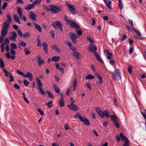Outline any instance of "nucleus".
Masks as SVG:
<instances>
[{
    "label": "nucleus",
    "mask_w": 146,
    "mask_h": 146,
    "mask_svg": "<svg viewBox=\"0 0 146 146\" xmlns=\"http://www.w3.org/2000/svg\"><path fill=\"white\" fill-rule=\"evenodd\" d=\"M74 117L76 118H78L80 120L81 122L84 123L85 125L88 126L90 125V122L88 119L84 117H82L78 113H77L76 114L74 115Z\"/></svg>",
    "instance_id": "4"
},
{
    "label": "nucleus",
    "mask_w": 146,
    "mask_h": 146,
    "mask_svg": "<svg viewBox=\"0 0 146 146\" xmlns=\"http://www.w3.org/2000/svg\"><path fill=\"white\" fill-rule=\"evenodd\" d=\"M49 33L52 36L53 38H55V35L54 31H50Z\"/></svg>",
    "instance_id": "53"
},
{
    "label": "nucleus",
    "mask_w": 146,
    "mask_h": 146,
    "mask_svg": "<svg viewBox=\"0 0 146 146\" xmlns=\"http://www.w3.org/2000/svg\"><path fill=\"white\" fill-rule=\"evenodd\" d=\"M7 2H4L3 4L2 7V9H4L5 8V7L7 6Z\"/></svg>",
    "instance_id": "59"
},
{
    "label": "nucleus",
    "mask_w": 146,
    "mask_h": 146,
    "mask_svg": "<svg viewBox=\"0 0 146 146\" xmlns=\"http://www.w3.org/2000/svg\"><path fill=\"white\" fill-rule=\"evenodd\" d=\"M38 111L39 112L40 115L42 116L44 114L43 111L40 108L38 109Z\"/></svg>",
    "instance_id": "47"
},
{
    "label": "nucleus",
    "mask_w": 146,
    "mask_h": 146,
    "mask_svg": "<svg viewBox=\"0 0 146 146\" xmlns=\"http://www.w3.org/2000/svg\"><path fill=\"white\" fill-rule=\"evenodd\" d=\"M70 101L71 102L70 104V105H71V106L74 104V103L75 102V101L74 99L71 98L70 99Z\"/></svg>",
    "instance_id": "58"
},
{
    "label": "nucleus",
    "mask_w": 146,
    "mask_h": 146,
    "mask_svg": "<svg viewBox=\"0 0 146 146\" xmlns=\"http://www.w3.org/2000/svg\"><path fill=\"white\" fill-rule=\"evenodd\" d=\"M51 7V11L52 13L56 14L60 12L61 9L60 7H57V6L52 5H49Z\"/></svg>",
    "instance_id": "6"
},
{
    "label": "nucleus",
    "mask_w": 146,
    "mask_h": 146,
    "mask_svg": "<svg viewBox=\"0 0 146 146\" xmlns=\"http://www.w3.org/2000/svg\"><path fill=\"white\" fill-rule=\"evenodd\" d=\"M3 71L5 73V76L7 77L8 76V74H9V73L7 71L5 68L3 69Z\"/></svg>",
    "instance_id": "51"
},
{
    "label": "nucleus",
    "mask_w": 146,
    "mask_h": 146,
    "mask_svg": "<svg viewBox=\"0 0 146 146\" xmlns=\"http://www.w3.org/2000/svg\"><path fill=\"white\" fill-rule=\"evenodd\" d=\"M30 36V33L29 32H26L23 33L22 37L24 38H28Z\"/></svg>",
    "instance_id": "37"
},
{
    "label": "nucleus",
    "mask_w": 146,
    "mask_h": 146,
    "mask_svg": "<svg viewBox=\"0 0 146 146\" xmlns=\"http://www.w3.org/2000/svg\"><path fill=\"white\" fill-rule=\"evenodd\" d=\"M96 111L99 116L102 118L106 116L107 117H109L110 115L109 114L108 112L106 110H104L103 111L101 110L98 107H96L95 108Z\"/></svg>",
    "instance_id": "3"
},
{
    "label": "nucleus",
    "mask_w": 146,
    "mask_h": 146,
    "mask_svg": "<svg viewBox=\"0 0 146 146\" xmlns=\"http://www.w3.org/2000/svg\"><path fill=\"white\" fill-rule=\"evenodd\" d=\"M52 48L55 50L56 51L60 53V51L59 48L56 45H54L52 46Z\"/></svg>",
    "instance_id": "26"
},
{
    "label": "nucleus",
    "mask_w": 146,
    "mask_h": 146,
    "mask_svg": "<svg viewBox=\"0 0 146 146\" xmlns=\"http://www.w3.org/2000/svg\"><path fill=\"white\" fill-rule=\"evenodd\" d=\"M127 37L126 36V35L125 34H124L123 35V36L121 38V40L122 42H123L124 40L125 39L127 38Z\"/></svg>",
    "instance_id": "52"
},
{
    "label": "nucleus",
    "mask_w": 146,
    "mask_h": 146,
    "mask_svg": "<svg viewBox=\"0 0 146 146\" xmlns=\"http://www.w3.org/2000/svg\"><path fill=\"white\" fill-rule=\"evenodd\" d=\"M17 9L18 13L19 14L20 17L22 18L23 15L22 9L19 7H17Z\"/></svg>",
    "instance_id": "22"
},
{
    "label": "nucleus",
    "mask_w": 146,
    "mask_h": 146,
    "mask_svg": "<svg viewBox=\"0 0 146 146\" xmlns=\"http://www.w3.org/2000/svg\"><path fill=\"white\" fill-rule=\"evenodd\" d=\"M7 19L3 23V29L1 30V34L6 35L8 32L9 25L11 21V16L9 14L7 15Z\"/></svg>",
    "instance_id": "1"
},
{
    "label": "nucleus",
    "mask_w": 146,
    "mask_h": 146,
    "mask_svg": "<svg viewBox=\"0 0 146 146\" xmlns=\"http://www.w3.org/2000/svg\"><path fill=\"white\" fill-rule=\"evenodd\" d=\"M133 49L132 47H130L129 50V52L130 54H131L133 53Z\"/></svg>",
    "instance_id": "60"
},
{
    "label": "nucleus",
    "mask_w": 146,
    "mask_h": 146,
    "mask_svg": "<svg viewBox=\"0 0 146 146\" xmlns=\"http://www.w3.org/2000/svg\"><path fill=\"white\" fill-rule=\"evenodd\" d=\"M114 123L116 127L117 128H119V123L117 122V121H116L115 122H114Z\"/></svg>",
    "instance_id": "62"
},
{
    "label": "nucleus",
    "mask_w": 146,
    "mask_h": 146,
    "mask_svg": "<svg viewBox=\"0 0 146 146\" xmlns=\"http://www.w3.org/2000/svg\"><path fill=\"white\" fill-rule=\"evenodd\" d=\"M67 7L69 9L70 11L73 14H75L76 12V10L74 6L68 3H66Z\"/></svg>",
    "instance_id": "11"
},
{
    "label": "nucleus",
    "mask_w": 146,
    "mask_h": 146,
    "mask_svg": "<svg viewBox=\"0 0 146 146\" xmlns=\"http://www.w3.org/2000/svg\"><path fill=\"white\" fill-rule=\"evenodd\" d=\"M133 29L137 35L139 36H141V34L139 31L136 30L134 28H133Z\"/></svg>",
    "instance_id": "42"
},
{
    "label": "nucleus",
    "mask_w": 146,
    "mask_h": 146,
    "mask_svg": "<svg viewBox=\"0 0 146 146\" xmlns=\"http://www.w3.org/2000/svg\"><path fill=\"white\" fill-rule=\"evenodd\" d=\"M12 36H10L9 37V39L12 41H16V38L17 37V34L14 31L12 32L11 33Z\"/></svg>",
    "instance_id": "13"
},
{
    "label": "nucleus",
    "mask_w": 146,
    "mask_h": 146,
    "mask_svg": "<svg viewBox=\"0 0 146 146\" xmlns=\"http://www.w3.org/2000/svg\"><path fill=\"white\" fill-rule=\"evenodd\" d=\"M6 35L1 34L0 36V43L1 44L0 46L1 48V52H3L5 50L4 44L3 43V40L4 37L6 36Z\"/></svg>",
    "instance_id": "10"
},
{
    "label": "nucleus",
    "mask_w": 146,
    "mask_h": 146,
    "mask_svg": "<svg viewBox=\"0 0 146 146\" xmlns=\"http://www.w3.org/2000/svg\"><path fill=\"white\" fill-rule=\"evenodd\" d=\"M42 0H36L35 1H33L32 4L33 5H36L37 4L39 5L41 2Z\"/></svg>",
    "instance_id": "34"
},
{
    "label": "nucleus",
    "mask_w": 146,
    "mask_h": 146,
    "mask_svg": "<svg viewBox=\"0 0 146 146\" xmlns=\"http://www.w3.org/2000/svg\"><path fill=\"white\" fill-rule=\"evenodd\" d=\"M46 93L47 94L48 97L50 98H54V96L52 94L50 91H47L46 92Z\"/></svg>",
    "instance_id": "35"
},
{
    "label": "nucleus",
    "mask_w": 146,
    "mask_h": 146,
    "mask_svg": "<svg viewBox=\"0 0 146 146\" xmlns=\"http://www.w3.org/2000/svg\"><path fill=\"white\" fill-rule=\"evenodd\" d=\"M119 135L122 141L123 142L125 141V143L123 144V146H129V141L127 138L125 136L121 133H120Z\"/></svg>",
    "instance_id": "8"
},
{
    "label": "nucleus",
    "mask_w": 146,
    "mask_h": 146,
    "mask_svg": "<svg viewBox=\"0 0 146 146\" xmlns=\"http://www.w3.org/2000/svg\"><path fill=\"white\" fill-rule=\"evenodd\" d=\"M52 25L56 29L59 28L61 32H62L63 24L60 21H57L54 22L52 24Z\"/></svg>",
    "instance_id": "7"
},
{
    "label": "nucleus",
    "mask_w": 146,
    "mask_h": 146,
    "mask_svg": "<svg viewBox=\"0 0 146 146\" xmlns=\"http://www.w3.org/2000/svg\"><path fill=\"white\" fill-rule=\"evenodd\" d=\"M72 55L75 57L77 59L79 58V53L78 52L74 51L72 54Z\"/></svg>",
    "instance_id": "32"
},
{
    "label": "nucleus",
    "mask_w": 146,
    "mask_h": 146,
    "mask_svg": "<svg viewBox=\"0 0 146 146\" xmlns=\"http://www.w3.org/2000/svg\"><path fill=\"white\" fill-rule=\"evenodd\" d=\"M14 20L15 21H16L17 23H18L19 24H21V22L20 21L19 17L18 16L15 15H14Z\"/></svg>",
    "instance_id": "28"
},
{
    "label": "nucleus",
    "mask_w": 146,
    "mask_h": 146,
    "mask_svg": "<svg viewBox=\"0 0 146 146\" xmlns=\"http://www.w3.org/2000/svg\"><path fill=\"white\" fill-rule=\"evenodd\" d=\"M129 21L130 23V24L131 25V27L133 28V29L134 27H133V21L132 20L129 19Z\"/></svg>",
    "instance_id": "55"
},
{
    "label": "nucleus",
    "mask_w": 146,
    "mask_h": 146,
    "mask_svg": "<svg viewBox=\"0 0 146 146\" xmlns=\"http://www.w3.org/2000/svg\"><path fill=\"white\" fill-rule=\"evenodd\" d=\"M94 76L91 75L90 74H88L85 78L86 80L90 79L92 80L94 78Z\"/></svg>",
    "instance_id": "30"
},
{
    "label": "nucleus",
    "mask_w": 146,
    "mask_h": 146,
    "mask_svg": "<svg viewBox=\"0 0 146 146\" xmlns=\"http://www.w3.org/2000/svg\"><path fill=\"white\" fill-rule=\"evenodd\" d=\"M14 86L15 87V88L16 89H20V86L17 84H14Z\"/></svg>",
    "instance_id": "61"
},
{
    "label": "nucleus",
    "mask_w": 146,
    "mask_h": 146,
    "mask_svg": "<svg viewBox=\"0 0 146 146\" xmlns=\"http://www.w3.org/2000/svg\"><path fill=\"white\" fill-rule=\"evenodd\" d=\"M42 46L43 47V49L45 52L47 54L48 52V45L46 43L44 42L42 44Z\"/></svg>",
    "instance_id": "23"
},
{
    "label": "nucleus",
    "mask_w": 146,
    "mask_h": 146,
    "mask_svg": "<svg viewBox=\"0 0 146 146\" xmlns=\"http://www.w3.org/2000/svg\"><path fill=\"white\" fill-rule=\"evenodd\" d=\"M77 85V80H74L73 82V87H76Z\"/></svg>",
    "instance_id": "63"
},
{
    "label": "nucleus",
    "mask_w": 146,
    "mask_h": 146,
    "mask_svg": "<svg viewBox=\"0 0 146 146\" xmlns=\"http://www.w3.org/2000/svg\"><path fill=\"white\" fill-rule=\"evenodd\" d=\"M118 3L119 9L120 10H121L122 9L123 7V6L122 5V2H120V3L118 2Z\"/></svg>",
    "instance_id": "49"
},
{
    "label": "nucleus",
    "mask_w": 146,
    "mask_h": 146,
    "mask_svg": "<svg viewBox=\"0 0 146 146\" xmlns=\"http://www.w3.org/2000/svg\"><path fill=\"white\" fill-rule=\"evenodd\" d=\"M132 68L130 65L128 67L127 70L129 73H131L132 71Z\"/></svg>",
    "instance_id": "50"
},
{
    "label": "nucleus",
    "mask_w": 146,
    "mask_h": 146,
    "mask_svg": "<svg viewBox=\"0 0 146 146\" xmlns=\"http://www.w3.org/2000/svg\"><path fill=\"white\" fill-rule=\"evenodd\" d=\"M67 23L68 24L70 25L71 27L73 28L74 27L75 28L76 31L77 35L79 36H80L82 35V31L80 29V27L76 23H74V22L70 20H68L67 21Z\"/></svg>",
    "instance_id": "2"
},
{
    "label": "nucleus",
    "mask_w": 146,
    "mask_h": 146,
    "mask_svg": "<svg viewBox=\"0 0 146 146\" xmlns=\"http://www.w3.org/2000/svg\"><path fill=\"white\" fill-rule=\"evenodd\" d=\"M10 52L13 55H15L16 54V52L15 50L11 49H10Z\"/></svg>",
    "instance_id": "56"
},
{
    "label": "nucleus",
    "mask_w": 146,
    "mask_h": 146,
    "mask_svg": "<svg viewBox=\"0 0 146 146\" xmlns=\"http://www.w3.org/2000/svg\"><path fill=\"white\" fill-rule=\"evenodd\" d=\"M105 52L106 54L108 55V56H107V58L109 59H111L112 55V54L109 52L108 50H105Z\"/></svg>",
    "instance_id": "25"
},
{
    "label": "nucleus",
    "mask_w": 146,
    "mask_h": 146,
    "mask_svg": "<svg viewBox=\"0 0 146 146\" xmlns=\"http://www.w3.org/2000/svg\"><path fill=\"white\" fill-rule=\"evenodd\" d=\"M95 74V75L97 76V78L99 79V83L100 84H102L103 83V81L102 78L101 76L97 72H96Z\"/></svg>",
    "instance_id": "19"
},
{
    "label": "nucleus",
    "mask_w": 146,
    "mask_h": 146,
    "mask_svg": "<svg viewBox=\"0 0 146 146\" xmlns=\"http://www.w3.org/2000/svg\"><path fill=\"white\" fill-rule=\"evenodd\" d=\"M11 48L12 50L15 49L17 48L16 44L14 43H12L10 44Z\"/></svg>",
    "instance_id": "31"
},
{
    "label": "nucleus",
    "mask_w": 146,
    "mask_h": 146,
    "mask_svg": "<svg viewBox=\"0 0 146 146\" xmlns=\"http://www.w3.org/2000/svg\"><path fill=\"white\" fill-rule=\"evenodd\" d=\"M16 72L18 74L20 75L25 78H28L30 80H32L33 79V76L32 74L29 72H27L25 75H24L23 73L19 70H17Z\"/></svg>",
    "instance_id": "5"
},
{
    "label": "nucleus",
    "mask_w": 146,
    "mask_h": 146,
    "mask_svg": "<svg viewBox=\"0 0 146 146\" xmlns=\"http://www.w3.org/2000/svg\"><path fill=\"white\" fill-rule=\"evenodd\" d=\"M97 59L100 62L103 63L104 62L101 59L99 56H97L96 57Z\"/></svg>",
    "instance_id": "48"
},
{
    "label": "nucleus",
    "mask_w": 146,
    "mask_h": 146,
    "mask_svg": "<svg viewBox=\"0 0 146 146\" xmlns=\"http://www.w3.org/2000/svg\"><path fill=\"white\" fill-rule=\"evenodd\" d=\"M103 1H104L105 4L108 8L110 9H112V7L111 6V1L109 0H103Z\"/></svg>",
    "instance_id": "16"
},
{
    "label": "nucleus",
    "mask_w": 146,
    "mask_h": 146,
    "mask_svg": "<svg viewBox=\"0 0 146 146\" xmlns=\"http://www.w3.org/2000/svg\"><path fill=\"white\" fill-rule=\"evenodd\" d=\"M17 33L19 36L21 37L22 36L23 34L22 33V32L21 30L19 29L18 30H17Z\"/></svg>",
    "instance_id": "46"
},
{
    "label": "nucleus",
    "mask_w": 146,
    "mask_h": 146,
    "mask_svg": "<svg viewBox=\"0 0 146 146\" xmlns=\"http://www.w3.org/2000/svg\"><path fill=\"white\" fill-rule=\"evenodd\" d=\"M66 44L69 47L72 45V42L70 41H66Z\"/></svg>",
    "instance_id": "57"
},
{
    "label": "nucleus",
    "mask_w": 146,
    "mask_h": 146,
    "mask_svg": "<svg viewBox=\"0 0 146 146\" xmlns=\"http://www.w3.org/2000/svg\"><path fill=\"white\" fill-rule=\"evenodd\" d=\"M141 113L143 117L146 120V115L145 113H144L142 112L141 111Z\"/></svg>",
    "instance_id": "64"
},
{
    "label": "nucleus",
    "mask_w": 146,
    "mask_h": 146,
    "mask_svg": "<svg viewBox=\"0 0 146 146\" xmlns=\"http://www.w3.org/2000/svg\"><path fill=\"white\" fill-rule=\"evenodd\" d=\"M9 43V40L8 38H5V44L7 45H8Z\"/></svg>",
    "instance_id": "45"
},
{
    "label": "nucleus",
    "mask_w": 146,
    "mask_h": 146,
    "mask_svg": "<svg viewBox=\"0 0 146 146\" xmlns=\"http://www.w3.org/2000/svg\"><path fill=\"white\" fill-rule=\"evenodd\" d=\"M9 77L10 78L9 80L10 82H11L13 81L14 80L13 76H12L10 73L9 72Z\"/></svg>",
    "instance_id": "44"
},
{
    "label": "nucleus",
    "mask_w": 146,
    "mask_h": 146,
    "mask_svg": "<svg viewBox=\"0 0 146 146\" xmlns=\"http://www.w3.org/2000/svg\"><path fill=\"white\" fill-rule=\"evenodd\" d=\"M60 57L59 56H54L52 57V60L54 62H57L60 59Z\"/></svg>",
    "instance_id": "27"
},
{
    "label": "nucleus",
    "mask_w": 146,
    "mask_h": 146,
    "mask_svg": "<svg viewBox=\"0 0 146 146\" xmlns=\"http://www.w3.org/2000/svg\"><path fill=\"white\" fill-rule=\"evenodd\" d=\"M35 7L32 4H29L26 5L25 7V9L27 10H29L31 9H33Z\"/></svg>",
    "instance_id": "17"
},
{
    "label": "nucleus",
    "mask_w": 146,
    "mask_h": 146,
    "mask_svg": "<svg viewBox=\"0 0 146 146\" xmlns=\"http://www.w3.org/2000/svg\"><path fill=\"white\" fill-rule=\"evenodd\" d=\"M36 80L37 82V84L38 86V89L39 90L40 93L43 96H44L45 92L42 88V83L41 81L38 78H36Z\"/></svg>",
    "instance_id": "9"
},
{
    "label": "nucleus",
    "mask_w": 146,
    "mask_h": 146,
    "mask_svg": "<svg viewBox=\"0 0 146 146\" xmlns=\"http://www.w3.org/2000/svg\"><path fill=\"white\" fill-rule=\"evenodd\" d=\"M69 36L72 42L74 44L76 43L77 36L74 34L70 33H69Z\"/></svg>",
    "instance_id": "12"
},
{
    "label": "nucleus",
    "mask_w": 146,
    "mask_h": 146,
    "mask_svg": "<svg viewBox=\"0 0 146 146\" xmlns=\"http://www.w3.org/2000/svg\"><path fill=\"white\" fill-rule=\"evenodd\" d=\"M19 44L23 47H25L26 46L27 44L26 43H25L23 41L21 40L19 42Z\"/></svg>",
    "instance_id": "38"
},
{
    "label": "nucleus",
    "mask_w": 146,
    "mask_h": 146,
    "mask_svg": "<svg viewBox=\"0 0 146 146\" xmlns=\"http://www.w3.org/2000/svg\"><path fill=\"white\" fill-rule=\"evenodd\" d=\"M87 40L89 41L90 42V44L91 45H93L94 43V42L93 40L90 37H87Z\"/></svg>",
    "instance_id": "40"
},
{
    "label": "nucleus",
    "mask_w": 146,
    "mask_h": 146,
    "mask_svg": "<svg viewBox=\"0 0 146 146\" xmlns=\"http://www.w3.org/2000/svg\"><path fill=\"white\" fill-rule=\"evenodd\" d=\"M59 106L60 107H63L65 106L64 100H60L59 101Z\"/></svg>",
    "instance_id": "36"
},
{
    "label": "nucleus",
    "mask_w": 146,
    "mask_h": 146,
    "mask_svg": "<svg viewBox=\"0 0 146 146\" xmlns=\"http://www.w3.org/2000/svg\"><path fill=\"white\" fill-rule=\"evenodd\" d=\"M37 46L40 47L41 46V42L40 39L39 38H37Z\"/></svg>",
    "instance_id": "43"
},
{
    "label": "nucleus",
    "mask_w": 146,
    "mask_h": 146,
    "mask_svg": "<svg viewBox=\"0 0 146 146\" xmlns=\"http://www.w3.org/2000/svg\"><path fill=\"white\" fill-rule=\"evenodd\" d=\"M67 106L70 110L73 111H76L78 110V107L75 104H73L71 106V105H68Z\"/></svg>",
    "instance_id": "15"
},
{
    "label": "nucleus",
    "mask_w": 146,
    "mask_h": 146,
    "mask_svg": "<svg viewBox=\"0 0 146 146\" xmlns=\"http://www.w3.org/2000/svg\"><path fill=\"white\" fill-rule=\"evenodd\" d=\"M90 51L93 53H95L97 50V48L95 45L91 46L89 45Z\"/></svg>",
    "instance_id": "18"
},
{
    "label": "nucleus",
    "mask_w": 146,
    "mask_h": 146,
    "mask_svg": "<svg viewBox=\"0 0 146 146\" xmlns=\"http://www.w3.org/2000/svg\"><path fill=\"white\" fill-rule=\"evenodd\" d=\"M5 66L4 63L2 59L1 58H0V67L1 68H3Z\"/></svg>",
    "instance_id": "33"
},
{
    "label": "nucleus",
    "mask_w": 146,
    "mask_h": 146,
    "mask_svg": "<svg viewBox=\"0 0 146 146\" xmlns=\"http://www.w3.org/2000/svg\"><path fill=\"white\" fill-rule=\"evenodd\" d=\"M45 105H47L48 108L51 107L52 106V101H50L46 103Z\"/></svg>",
    "instance_id": "39"
},
{
    "label": "nucleus",
    "mask_w": 146,
    "mask_h": 146,
    "mask_svg": "<svg viewBox=\"0 0 146 146\" xmlns=\"http://www.w3.org/2000/svg\"><path fill=\"white\" fill-rule=\"evenodd\" d=\"M115 76H116L117 78V80H119L121 79V77L120 76V73L117 70H116L114 72Z\"/></svg>",
    "instance_id": "21"
},
{
    "label": "nucleus",
    "mask_w": 146,
    "mask_h": 146,
    "mask_svg": "<svg viewBox=\"0 0 146 146\" xmlns=\"http://www.w3.org/2000/svg\"><path fill=\"white\" fill-rule=\"evenodd\" d=\"M5 49L7 52V53L5 54V55L7 58L9 59L10 58V55L9 52V47L8 45H7L5 48Z\"/></svg>",
    "instance_id": "20"
},
{
    "label": "nucleus",
    "mask_w": 146,
    "mask_h": 146,
    "mask_svg": "<svg viewBox=\"0 0 146 146\" xmlns=\"http://www.w3.org/2000/svg\"><path fill=\"white\" fill-rule=\"evenodd\" d=\"M33 24L35 26V28L37 29L39 32H42V29L40 25L35 23H33Z\"/></svg>",
    "instance_id": "24"
},
{
    "label": "nucleus",
    "mask_w": 146,
    "mask_h": 146,
    "mask_svg": "<svg viewBox=\"0 0 146 146\" xmlns=\"http://www.w3.org/2000/svg\"><path fill=\"white\" fill-rule=\"evenodd\" d=\"M23 83L25 86H27L29 84V83L26 80H24L23 81Z\"/></svg>",
    "instance_id": "54"
},
{
    "label": "nucleus",
    "mask_w": 146,
    "mask_h": 146,
    "mask_svg": "<svg viewBox=\"0 0 146 146\" xmlns=\"http://www.w3.org/2000/svg\"><path fill=\"white\" fill-rule=\"evenodd\" d=\"M24 51L26 55H28L31 53V52L27 48H25L24 49Z\"/></svg>",
    "instance_id": "41"
},
{
    "label": "nucleus",
    "mask_w": 146,
    "mask_h": 146,
    "mask_svg": "<svg viewBox=\"0 0 146 146\" xmlns=\"http://www.w3.org/2000/svg\"><path fill=\"white\" fill-rule=\"evenodd\" d=\"M111 120L114 122L117 120V118L114 115H113L110 116Z\"/></svg>",
    "instance_id": "29"
},
{
    "label": "nucleus",
    "mask_w": 146,
    "mask_h": 146,
    "mask_svg": "<svg viewBox=\"0 0 146 146\" xmlns=\"http://www.w3.org/2000/svg\"><path fill=\"white\" fill-rule=\"evenodd\" d=\"M30 15L29 18L31 19L33 21H37L36 17L37 15H35L32 11H31L30 12Z\"/></svg>",
    "instance_id": "14"
}]
</instances>
